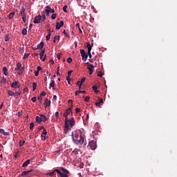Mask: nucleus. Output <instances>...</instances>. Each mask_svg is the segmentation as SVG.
Wrapping results in <instances>:
<instances>
[{"instance_id":"1","label":"nucleus","mask_w":177,"mask_h":177,"mask_svg":"<svg viewBox=\"0 0 177 177\" xmlns=\"http://www.w3.org/2000/svg\"><path fill=\"white\" fill-rule=\"evenodd\" d=\"M71 112H72L71 107H69V109H66V112L64 113V118H65V129H69V128H72L73 126L75 124V120L74 118H72L71 119H68V115L71 114Z\"/></svg>"},{"instance_id":"2","label":"nucleus","mask_w":177,"mask_h":177,"mask_svg":"<svg viewBox=\"0 0 177 177\" xmlns=\"http://www.w3.org/2000/svg\"><path fill=\"white\" fill-rule=\"evenodd\" d=\"M73 140L76 145H82L84 142V138L82 136V131H77L75 133V135H73Z\"/></svg>"},{"instance_id":"3","label":"nucleus","mask_w":177,"mask_h":177,"mask_svg":"<svg viewBox=\"0 0 177 177\" xmlns=\"http://www.w3.org/2000/svg\"><path fill=\"white\" fill-rule=\"evenodd\" d=\"M61 169H55V171H57V173H59V175L61 177H68V169H67L66 168H61Z\"/></svg>"},{"instance_id":"4","label":"nucleus","mask_w":177,"mask_h":177,"mask_svg":"<svg viewBox=\"0 0 177 177\" xmlns=\"http://www.w3.org/2000/svg\"><path fill=\"white\" fill-rule=\"evenodd\" d=\"M41 19L42 20V21H45L46 19V15H44V13L43 15H38L37 17H35V19H34V23H41Z\"/></svg>"},{"instance_id":"5","label":"nucleus","mask_w":177,"mask_h":177,"mask_svg":"<svg viewBox=\"0 0 177 177\" xmlns=\"http://www.w3.org/2000/svg\"><path fill=\"white\" fill-rule=\"evenodd\" d=\"M21 15H22V19L24 23L26 22V8L24 6H22L21 10L20 11Z\"/></svg>"},{"instance_id":"6","label":"nucleus","mask_w":177,"mask_h":177,"mask_svg":"<svg viewBox=\"0 0 177 177\" xmlns=\"http://www.w3.org/2000/svg\"><path fill=\"white\" fill-rule=\"evenodd\" d=\"M88 145L90 147V149H91L92 150H95V149H97V141L96 140H91L90 142H88Z\"/></svg>"},{"instance_id":"7","label":"nucleus","mask_w":177,"mask_h":177,"mask_svg":"<svg viewBox=\"0 0 177 177\" xmlns=\"http://www.w3.org/2000/svg\"><path fill=\"white\" fill-rule=\"evenodd\" d=\"M43 12H46V15L48 16L50 12H55L54 8H50V6H46V9L43 11Z\"/></svg>"},{"instance_id":"8","label":"nucleus","mask_w":177,"mask_h":177,"mask_svg":"<svg viewBox=\"0 0 177 177\" xmlns=\"http://www.w3.org/2000/svg\"><path fill=\"white\" fill-rule=\"evenodd\" d=\"M80 53L82 57V59L84 62H86L88 58V55L86 53L85 50H80Z\"/></svg>"},{"instance_id":"9","label":"nucleus","mask_w":177,"mask_h":177,"mask_svg":"<svg viewBox=\"0 0 177 177\" xmlns=\"http://www.w3.org/2000/svg\"><path fill=\"white\" fill-rule=\"evenodd\" d=\"M87 68H88V74L91 75L93 73L94 65L88 62Z\"/></svg>"},{"instance_id":"10","label":"nucleus","mask_w":177,"mask_h":177,"mask_svg":"<svg viewBox=\"0 0 177 177\" xmlns=\"http://www.w3.org/2000/svg\"><path fill=\"white\" fill-rule=\"evenodd\" d=\"M11 88H20V84H19V81H12V82H11Z\"/></svg>"},{"instance_id":"11","label":"nucleus","mask_w":177,"mask_h":177,"mask_svg":"<svg viewBox=\"0 0 177 177\" xmlns=\"http://www.w3.org/2000/svg\"><path fill=\"white\" fill-rule=\"evenodd\" d=\"M87 53L90 58H92V54H91V50H92V46L89 44L87 43Z\"/></svg>"},{"instance_id":"12","label":"nucleus","mask_w":177,"mask_h":177,"mask_svg":"<svg viewBox=\"0 0 177 177\" xmlns=\"http://www.w3.org/2000/svg\"><path fill=\"white\" fill-rule=\"evenodd\" d=\"M45 54V50H42L41 48V51L40 53V59H42L43 62H45V59L46 58V55Z\"/></svg>"},{"instance_id":"13","label":"nucleus","mask_w":177,"mask_h":177,"mask_svg":"<svg viewBox=\"0 0 177 177\" xmlns=\"http://www.w3.org/2000/svg\"><path fill=\"white\" fill-rule=\"evenodd\" d=\"M30 159H26V161H25L24 162H23V168H26V166H28V165H30Z\"/></svg>"},{"instance_id":"14","label":"nucleus","mask_w":177,"mask_h":177,"mask_svg":"<svg viewBox=\"0 0 177 177\" xmlns=\"http://www.w3.org/2000/svg\"><path fill=\"white\" fill-rule=\"evenodd\" d=\"M21 66H22L21 62H18L17 64V67H15V70H18L19 71L18 72H19V70L21 69Z\"/></svg>"},{"instance_id":"15","label":"nucleus","mask_w":177,"mask_h":177,"mask_svg":"<svg viewBox=\"0 0 177 177\" xmlns=\"http://www.w3.org/2000/svg\"><path fill=\"white\" fill-rule=\"evenodd\" d=\"M0 133H2L4 136L10 135V133L8 131H5V130H3V128L0 129Z\"/></svg>"},{"instance_id":"16","label":"nucleus","mask_w":177,"mask_h":177,"mask_svg":"<svg viewBox=\"0 0 177 177\" xmlns=\"http://www.w3.org/2000/svg\"><path fill=\"white\" fill-rule=\"evenodd\" d=\"M30 171H32V169H29L28 171H22L21 176H26L27 175H29V173H30Z\"/></svg>"},{"instance_id":"17","label":"nucleus","mask_w":177,"mask_h":177,"mask_svg":"<svg viewBox=\"0 0 177 177\" xmlns=\"http://www.w3.org/2000/svg\"><path fill=\"white\" fill-rule=\"evenodd\" d=\"M46 121H47L46 115H44V114H41V122H45Z\"/></svg>"},{"instance_id":"18","label":"nucleus","mask_w":177,"mask_h":177,"mask_svg":"<svg viewBox=\"0 0 177 177\" xmlns=\"http://www.w3.org/2000/svg\"><path fill=\"white\" fill-rule=\"evenodd\" d=\"M50 100H48V98H46V100L44 102L45 106H49L50 105Z\"/></svg>"},{"instance_id":"19","label":"nucleus","mask_w":177,"mask_h":177,"mask_svg":"<svg viewBox=\"0 0 177 177\" xmlns=\"http://www.w3.org/2000/svg\"><path fill=\"white\" fill-rule=\"evenodd\" d=\"M44 43L43 41H41V43H39V44H37V49H42L44 48Z\"/></svg>"},{"instance_id":"20","label":"nucleus","mask_w":177,"mask_h":177,"mask_svg":"<svg viewBox=\"0 0 177 177\" xmlns=\"http://www.w3.org/2000/svg\"><path fill=\"white\" fill-rule=\"evenodd\" d=\"M46 135H47V131H46V129L44 128V126L43 132L41 133V136H44V138L45 139H46Z\"/></svg>"},{"instance_id":"21","label":"nucleus","mask_w":177,"mask_h":177,"mask_svg":"<svg viewBox=\"0 0 177 177\" xmlns=\"http://www.w3.org/2000/svg\"><path fill=\"white\" fill-rule=\"evenodd\" d=\"M25 71V67H21L19 72H18V75H21L23 74V73Z\"/></svg>"},{"instance_id":"22","label":"nucleus","mask_w":177,"mask_h":177,"mask_svg":"<svg viewBox=\"0 0 177 177\" xmlns=\"http://www.w3.org/2000/svg\"><path fill=\"white\" fill-rule=\"evenodd\" d=\"M3 71L5 75H8V67H3Z\"/></svg>"},{"instance_id":"23","label":"nucleus","mask_w":177,"mask_h":177,"mask_svg":"<svg viewBox=\"0 0 177 177\" xmlns=\"http://www.w3.org/2000/svg\"><path fill=\"white\" fill-rule=\"evenodd\" d=\"M19 96H21V91H15V98H19Z\"/></svg>"},{"instance_id":"24","label":"nucleus","mask_w":177,"mask_h":177,"mask_svg":"<svg viewBox=\"0 0 177 177\" xmlns=\"http://www.w3.org/2000/svg\"><path fill=\"white\" fill-rule=\"evenodd\" d=\"M28 27H26V28H23L22 30V35H27L28 34Z\"/></svg>"},{"instance_id":"25","label":"nucleus","mask_w":177,"mask_h":177,"mask_svg":"<svg viewBox=\"0 0 177 177\" xmlns=\"http://www.w3.org/2000/svg\"><path fill=\"white\" fill-rule=\"evenodd\" d=\"M15 15V12H12V13H9L8 15L9 19H12V18H14Z\"/></svg>"},{"instance_id":"26","label":"nucleus","mask_w":177,"mask_h":177,"mask_svg":"<svg viewBox=\"0 0 177 177\" xmlns=\"http://www.w3.org/2000/svg\"><path fill=\"white\" fill-rule=\"evenodd\" d=\"M50 37H51V32H50V29H49L48 34V35H46V41H49Z\"/></svg>"},{"instance_id":"27","label":"nucleus","mask_w":177,"mask_h":177,"mask_svg":"<svg viewBox=\"0 0 177 177\" xmlns=\"http://www.w3.org/2000/svg\"><path fill=\"white\" fill-rule=\"evenodd\" d=\"M50 86H51V88H55V81H54V80L50 81Z\"/></svg>"},{"instance_id":"28","label":"nucleus","mask_w":177,"mask_h":177,"mask_svg":"<svg viewBox=\"0 0 177 177\" xmlns=\"http://www.w3.org/2000/svg\"><path fill=\"white\" fill-rule=\"evenodd\" d=\"M55 171H56V169H54L53 171H50L49 173H46V175H50V176H53V175H55Z\"/></svg>"},{"instance_id":"29","label":"nucleus","mask_w":177,"mask_h":177,"mask_svg":"<svg viewBox=\"0 0 177 177\" xmlns=\"http://www.w3.org/2000/svg\"><path fill=\"white\" fill-rule=\"evenodd\" d=\"M57 13H55V10H54V13H53V15H51V18L52 19H55V18H57Z\"/></svg>"},{"instance_id":"30","label":"nucleus","mask_w":177,"mask_h":177,"mask_svg":"<svg viewBox=\"0 0 177 177\" xmlns=\"http://www.w3.org/2000/svg\"><path fill=\"white\" fill-rule=\"evenodd\" d=\"M37 82H33V84H32V90H33V91H35V89H37Z\"/></svg>"},{"instance_id":"31","label":"nucleus","mask_w":177,"mask_h":177,"mask_svg":"<svg viewBox=\"0 0 177 177\" xmlns=\"http://www.w3.org/2000/svg\"><path fill=\"white\" fill-rule=\"evenodd\" d=\"M25 143H26L25 140H20L19 142V145L20 147H22L23 145H24Z\"/></svg>"},{"instance_id":"32","label":"nucleus","mask_w":177,"mask_h":177,"mask_svg":"<svg viewBox=\"0 0 177 177\" xmlns=\"http://www.w3.org/2000/svg\"><path fill=\"white\" fill-rule=\"evenodd\" d=\"M56 28H57V30H59V28H61L60 22H59V21L57 22Z\"/></svg>"},{"instance_id":"33","label":"nucleus","mask_w":177,"mask_h":177,"mask_svg":"<svg viewBox=\"0 0 177 177\" xmlns=\"http://www.w3.org/2000/svg\"><path fill=\"white\" fill-rule=\"evenodd\" d=\"M36 121L37 122H41V115H37Z\"/></svg>"},{"instance_id":"34","label":"nucleus","mask_w":177,"mask_h":177,"mask_svg":"<svg viewBox=\"0 0 177 177\" xmlns=\"http://www.w3.org/2000/svg\"><path fill=\"white\" fill-rule=\"evenodd\" d=\"M93 89L95 93H98L97 86H93Z\"/></svg>"},{"instance_id":"35","label":"nucleus","mask_w":177,"mask_h":177,"mask_svg":"<svg viewBox=\"0 0 177 177\" xmlns=\"http://www.w3.org/2000/svg\"><path fill=\"white\" fill-rule=\"evenodd\" d=\"M67 8H68V6L66 4H65V6H64L63 7V11H64V12H67Z\"/></svg>"},{"instance_id":"36","label":"nucleus","mask_w":177,"mask_h":177,"mask_svg":"<svg viewBox=\"0 0 177 177\" xmlns=\"http://www.w3.org/2000/svg\"><path fill=\"white\" fill-rule=\"evenodd\" d=\"M77 84L79 86V89L82 88V81H77Z\"/></svg>"},{"instance_id":"37","label":"nucleus","mask_w":177,"mask_h":177,"mask_svg":"<svg viewBox=\"0 0 177 177\" xmlns=\"http://www.w3.org/2000/svg\"><path fill=\"white\" fill-rule=\"evenodd\" d=\"M29 55H30V53H24V59H26V58H28Z\"/></svg>"},{"instance_id":"38","label":"nucleus","mask_w":177,"mask_h":177,"mask_svg":"<svg viewBox=\"0 0 177 177\" xmlns=\"http://www.w3.org/2000/svg\"><path fill=\"white\" fill-rule=\"evenodd\" d=\"M8 95H9L10 96H14L15 92H14V91H8Z\"/></svg>"},{"instance_id":"39","label":"nucleus","mask_w":177,"mask_h":177,"mask_svg":"<svg viewBox=\"0 0 177 177\" xmlns=\"http://www.w3.org/2000/svg\"><path fill=\"white\" fill-rule=\"evenodd\" d=\"M55 118H56V119H59V111L55 112Z\"/></svg>"},{"instance_id":"40","label":"nucleus","mask_w":177,"mask_h":177,"mask_svg":"<svg viewBox=\"0 0 177 177\" xmlns=\"http://www.w3.org/2000/svg\"><path fill=\"white\" fill-rule=\"evenodd\" d=\"M86 77H82L81 79V86H82L83 83L85 82Z\"/></svg>"},{"instance_id":"41","label":"nucleus","mask_w":177,"mask_h":177,"mask_svg":"<svg viewBox=\"0 0 177 177\" xmlns=\"http://www.w3.org/2000/svg\"><path fill=\"white\" fill-rule=\"evenodd\" d=\"M66 80H67L68 84H71V79L68 77V75H67Z\"/></svg>"},{"instance_id":"42","label":"nucleus","mask_w":177,"mask_h":177,"mask_svg":"<svg viewBox=\"0 0 177 177\" xmlns=\"http://www.w3.org/2000/svg\"><path fill=\"white\" fill-rule=\"evenodd\" d=\"M59 70H60V67L58 66L57 68V75H61Z\"/></svg>"},{"instance_id":"43","label":"nucleus","mask_w":177,"mask_h":177,"mask_svg":"<svg viewBox=\"0 0 177 177\" xmlns=\"http://www.w3.org/2000/svg\"><path fill=\"white\" fill-rule=\"evenodd\" d=\"M63 34H64L66 37H68V36H69L68 34V32H66V30H63Z\"/></svg>"},{"instance_id":"44","label":"nucleus","mask_w":177,"mask_h":177,"mask_svg":"<svg viewBox=\"0 0 177 177\" xmlns=\"http://www.w3.org/2000/svg\"><path fill=\"white\" fill-rule=\"evenodd\" d=\"M67 62L68 63H71V62H73V58H71V57H69L68 58H67Z\"/></svg>"},{"instance_id":"45","label":"nucleus","mask_w":177,"mask_h":177,"mask_svg":"<svg viewBox=\"0 0 177 177\" xmlns=\"http://www.w3.org/2000/svg\"><path fill=\"white\" fill-rule=\"evenodd\" d=\"M97 75L99 76V77H102L103 73L101 71L97 72Z\"/></svg>"},{"instance_id":"46","label":"nucleus","mask_w":177,"mask_h":177,"mask_svg":"<svg viewBox=\"0 0 177 177\" xmlns=\"http://www.w3.org/2000/svg\"><path fill=\"white\" fill-rule=\"evenodd\" d=\"M80 111H81V109H80L79 107H76L75 109L76 114H78V112H80Z\"/></svg>"},{"instance_id":"47","label":"nucleus","mask_w":177,"mask_h":177,"mask_svg":"<svg viewBox=\"0 0 177 177\" xmlns=\"http://www.w3.org/2000/svg\"><path fill=\"white\" fill-rule=\"evenodd\" d=\"M34 122H30V129H32V128H34Z\"/></svg>"},{"instance_id":"48","label":"nucleus","mask_w":177,"mask_h":177,"mask_svg":"<svg viewBox=\"0 0 177 177\" xmlns=\"http://www.w3.org/2000/svg\"><path fill=\"white\" fill-rule=\"evenodd\" d=\"M37 68V72H38V75H39V71L41 70V67L40 66V65H38Z\"/></svg>"},{"instance_id":"49","label":"nucleus","mask_w":177,"mask_h":177,"mask_svg":"<svg viewBox=\"0 0 177 177\" xmlns=\"http://www.w3.org/2000/svg\"><path fill=\"white\" fill-rule=\"evenodd\" d=\"M22 114H23V111H19V112H17V115L20 116V115H22Z\"/></svg>"},{"instance_id":"50","label":"nucleus","mask_w":177,"mask_h":177,"mask_svg":"<svg viewBox=\"0 0 177 177\" xmlns=\"http://www.w3.org/2000/svg\"><path fill=\"white\" fill-rule=\"evenodd\" d=\"M72 73H73V71H68V75L69 78H71V75Z\"/></svg>"},{"instance_id":"51","label":"nucleus","mask_w":177,"mask_h":177,"mask_svg":"<svg viewBox=\"0 0 177 177\" xmlns=\"http://www.w3.org/2000/svg\"><path fill=\"white\" fill-rule=\"evenodd\" d=\"M41 98H42V96H46V91H41Z\"/></svg>"},{"instance_id":"52","label":"nucleus","mask_w":177,"mask_h":177,"mask_svg":"<svg viewBox=\"0 0 177 177\" xmlns=\"http://www.w3.org/2000/svg\"><path fill=\"white\" fill-rule=\"evenodd\" d=\"M64 25V21L63 20H62L60 21V28H61V27H63Z\"/></svg>"},{"instance_id":"53","label":"nucleus","mask_w":177,"mask_h":177,"mask_svg":"<svg viewBox=\"0 0 177 177\" xmlns=\"http://www.w3.org/2000/svg\"><path fill=\"white\" fill-rule=\"evenodd\" d=\"M38 100H39L40 102H42V95H41V93H40V97H38Z\"/></svg>"},{"instance_id":"54","label":"nucleus","mask_w":177,"mask_h":177,"mask_svg":"<svg viewBox=\"0 0 177 177\" xmlns=\"http://www.w3.org/2000/svg\"><path fill=\"white\" fill-rule=\"evenodd\" d=\"M84 100H85V102H89L90 97H85Z\"/></svg>"},{"instance_id":"55","label":"nucleus","mask_w":177,"mask_h":177,"mask_svg":"<svg viewBox=\"0 0 177 177\" xmlns=\"http://www.w3.org/2000/svg\"><path fill=\"white\" fill-rule=\"evenodd\" d=\"M32 102H37V97H32Z\"/></svg>"},{"instance_id":"56","label":"nucleus","mask_w":177,"mask_h":177,"mask_svg":"<svg viewBox=\"0 0 177 177\" xmlns=\"http://www.w3.org/2000/svg\"><path fill=\"white\" fill-rule=\"evenodd\" d=\"M57 58H58V59H61V54L60 53H58L57 55Z\"/></svg>"},{"instance_id":"57","label":"nucleus","mask_w":177,"mask_h":177,"mask_svg":"<svg viewBox=\"0 0 177 177\" xmlns=\"http://www.w3.org/2000/svg\"><path fill=\"white\" fill-rule=\"evenodd\" d=\"M55 39H57V41H59L60 35H55Z\"/></svg>"},{"instance_id":"58","label":"nucleus","mask_w":177,"mask_h":177,"mask_svg":"<svg viewBox=\"0 0 177 177\" xmlns=\"http://www.w3.org/2000/svg\"><path fill=\"white\" fill-rule=\"evenodd\" d=\"M80 93H81V90H77V91H75V95H79Z\"/></svg>"},{"instance_id":"59","label":"nucleus","mask_w":177,"mask_h":177,"mask_svg":"<svg viewBox=\"0 0 177 177\" xmlns=\"http://www.w3.org/2000/svg\"><path fill=\"white\" fill-rule=\"evenodd\" d=\"M95 105L100 106V100H99L98 102H95Z\"/></svg>"},{"instance_id":"60","label":"nucleus","mask_w":177,"mask_h":177,"mask_svg":"<svg viewBox=\"0 0 177 177\" xmlns=\"http://www.w3.org/2000/svg\"><path fill=\"white\" fill-rule=\"evenodd\" d=\"M35 75H36V76L39 75H38V68H37V71H35Z\"/></svg>"},{"instance_id":"61","label":"nucleus","mask_w":177,"mask_h":177,"mask_svg":"<svg viewBox=\"0 0 177 177\" xmlns=\"http://www.w3.org/2000/svg\"><path fill=\"white\" fill-rule=\"evenodd\" d=\"M53 63H55L54 60H50V65H53Z\"/></svg>"},{"instance_id":"62","label":"nucleus","mask_w":177,"mask_h":177,"mask_svg":"<svg viewBox=\"0 0 177 177\" xmlns=\"http://www.w3.org/2000/svg\"><path fill=\"white\" fill-rule=\"evenodd\" d=\"M101 103H103V98H100V105Z\"/></svg>"},{"instance_id":"63","label":"nucleus","mask_w":177,"mask_h":177,"mask_svg":"<svg viewBox=\"0 0 177 177\" xmlns=\"http://www.w3.org/2000/svg\"><path fill=\"white\" fill-rule=\"evenodd\" d=\"M2 82H6V79L5 77H3V78H2Z\"/></svg>"},{"instance_id":"64","label":"nucleus","mask_w":177,"mask_h":177,"mask_svg":"<svg viewBox=\"0 0 177 177\" xmlns=\"http://www.w3.org/2000/svg\"><path fill=\"white\" fill-rule=\"evenodd\" d=\"M53 98H54V100H57V95H53Z\"/></svg>"}]
</instances>
